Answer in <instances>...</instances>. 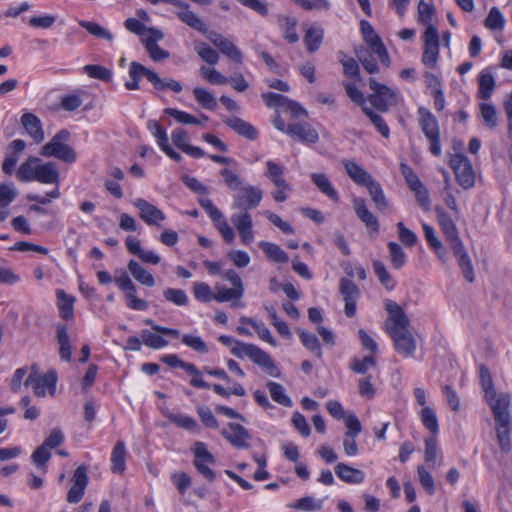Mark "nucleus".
I'll list each match as a JSON object with an SVG mask.
<instances>
[{
    "instance_id": "f257e3e1",
    "label": "nucleus",
    "mask_w": 512,
    "mask_h": 512,
    "mask_svg": "<svg viewBox=\"0 0 512 512\" xmlns=\"http://www.w3.org/2000/svg\"><path fill=\"white\" fill-rule=\"evenodd\" d=\"M70 132L66 129L58 131L49 142L40 149L43 157H54L66 163H74L77 158L75 150L67 144Z\"/></svg>"
},
{
    "instance_id": "f03ea898",
    "label": "nucleus",
    "mask_w": 512,
    "mask_h": 512,
    "mask_svg": "<svg viewBox=\"0 0 512 512\" xmlns=\"http://www.w3.org/2000/svg\"><path fill=\"white\" fill-rule=\"evenodd\" d=\"M419 125L430 142L429 150L435 156L441 155L440 128L436 117L426 108L418 109Z\"/></svg>"
},
{
    "instance_id": "7ed1b4c3",
    "label": "nucleus",
    "mask_w": 512,
    "mask_h": 512,
    "mask_svg": "<svg viewBox=\"0 0 512 512\" xmlns=\"http://www.w3.org/2000/svg\"><path fill=\"white\" fill-rule=\"evenodd\" d=\"M410 320L403 324H386L387 332L392 338L396 350L404 356H412L416 350V341L409 331Z\"/></svg>"
},
{
    "instance_id": "20e7f679",
    "label": "nucleus",
    "mask_w": 512,
    "mask_h": 512,
    "mask_svg": "<svg viewBox=\"0 0 512 512\" xmlns=\"http://www.w3.org/2000/svg\"><path fill=\"white\" fill-rule=\"evenodd\" d=\"M369 87L373 93L368 96V101L376 110L387 112L389 107L397 104L396 92L390 87L377 82L374 78L369 79Z\"/></svg>"
},
{
    "instance_id": "39448f33",
    "label": "nucleus",
    "mask_w": 512,
    "mask_h": 512,
    "mask_svg": "<svg viewBox=\"0 0 512 512\" xmlns=\"http://www.w3.org/2000/svg\"><path fill=\"white\" fill-rule=\"evenodd\" d=\"M449 165L453 169L456 179L464 189L472 188L475 184V175L471 161L464 154H454L450 157Z\"/></svg>"
},
{
    "instance_id": "423d86ee",
    "label": "nucleus",
    "mask_w": 512,
    "mask_h": 512,
    "mask_svg": "<svg viewBox=\"0 0 512 512\" xmlns=\"http://www.w3.org/2000/svg\"><path fill=\"white\" fill-rule=\"evenodd\" d=\"M439 59V34L433 25H428L423 33L422 63L434 68Z\"/></svg>"
},
{
    "instance_id": "0eeeda50",
    "label": "nucleus",
    "mask_w": 512,
    "mask_h": 512,
    "mask_svg": "<svg viewBox=\"0 0 512 512\" xmlns=\"http://www.w3.org/2000/svg\"><path fill=\"white\" fill-rule=\"evenodd\" d=\"M36 175L34 181H38L43 184H53L55 187L53 190L47 192V196L50 198H59L61 196L59 190L60 173L57 169V165L54 162H45L41 160L37 165Z\"/></svg>"
},
{
    "instance_id": "6e6552de",
    "label": "nucleus",
    "mask_w": 512,
    "mask_h": 512,
    "mask_svg": "<svg viewBox=\"0 0 512 512\" xmlns=\"http://www.w3.org/2000/svg\"><path fill=\"white\" fill-rule=\"evenodd\" d=\"M233 197V208L248 212L250 209L256 208L262 198L263 192L260 188L253 185H246L238 189Z\"/></svg>"
},
{
    "instance_id": "1a4fd4ad",
    "label": "nucleus",
    "mask_w": 512,
    "mask_h": 512,
    "mask_svg": "<svg viewBox=\"0 0 512 512\" xmlns=\"http://www.w3.org/2000/svg\"><path fill=\"white\" fill-rule=\"evenodd\" d=\"M360 29L365 42L369 45L372 52L378 56L380 62L383 65L388 67L390 65V57L388 51L381 38L375 33L372 25L366 20H361Z\"/></svg>"
},
{
    "instance_id": "9d476101",
    "label": "nucleus",
    "mask_w": 512,
    "mask_h": 512,
    "mask_svg": "<svg viewBox=\"0 0 512 512\" xmlns=\"http://www.w3.org/2000/svg\"><path fill=\"white\" fill-rule=\"evenodd\" d=\"M193 453L195 457L193 464L197 471L208 481L213 482L216 474L209 468V465L215 463V457L208 451L206 444L203 442H196L194 444Z\"/></svg>"
},
{
    "instance_id": "9b49d317",
    "label": "nucleus",
    "mask_w": 512,
    "mask_h": 512,
    "mask_svg": "<svg viewBox=\"0 0 512 512\" xmlns=\"http://www.w3.org/2000/svg\"><path fill=\"white\" fill-rule=\"evenodd\" d=\"M57 380V372L52 369L44 375L29 374L24 384L25 386H31L36 396L43 397L46 394V389L55 390Z\"/></svg>"
},
{
    "instance_id": "f8f14e48",
    "label": "nucleus",
    "mask_w": 512,
    "mask_h": 512,
    "mask_svg": "<svg viewBox=\"0 0 512 512\" xmlns=\"http://www.w3.org/2000/svg\"><path fill=\"white\" fill-rule=\"evenodd\" d=\"M207 39L218 48V50L237 64L242 63V53L232 41L216 31H209Z\"/></svg>"
},
{
    "instance_id": "ddd939ff",
    "label": "nucleus",
    "mask_w": 512,
    "mask_h": 512,
    "mask_svg": "<svg viewBox=\"0 0 512 512\" xmlns=\"http://www.w3.org/2000/svg\"><path fill=\"white\" fill-rule=\"evenodd\" d=\"M72 482L73 485L67 494V502L78 503L83 498L89 482L86 466L81 465L76 468L72 477Z\"/></svg>"
},
{
    "instance_id": "4468645a",
    "label": "nucleus",
    "mask_w": 512,
    "mask_h": 512,
    "mask_svg": "<svg viewBox=\"0 0 512 512\" xmlns=\"http://www.w3.org/2000/svg\"><path fill=\"white\" fill-rule=\"evenodd\" d=\"M134 206L139 211V217L151 226H161L162 221L165 220V214L156 206L146 201L145 199L138 198L133 202Z\"/></svg>"
},
{
    "instance_id": "2eb2a0df",
    "label": "nucleus",
    "mask_w": 512,
    "mask_h": 512,
    "mask_svg": "<svg viewBox=\"0 0 512 512\" xmlns=\"http://www.w3.org/2000/svg\"><path fill=\"white\" fill-rule=\"evenodd\" d=\"M339 291L345 302V314L353 317L356 313V302L360 296L358 287L349 279L342 278L339 283Z\"/></svg>"
},
{
    "instance_id": "dca6fc26",
    "label": "nucleus",
    "mask_w": 512,
    "mask_h": 512,
    "mask_svg": "<svg viewBox=\"0 0 512 512\" xmlns=\"http://www.w3.org/2000/svg\"><path fill=\"white\" fill-rule=\"evenodd\" d=\"M485 399L492 410L495 423L506 422L510 420V414L508 410L510 398L508 394H497V392H495L493 396L491 395V397H485Z\"/></svg>"
},
{
    "instance_id": "f3484780",
    "label": "nucleus",
    "mask_w": 512,
    "mask_h": 512,
    "mask_svg": "<svg viewBox=\"0 0 512 512\" xmlns=\"http://www.w3.org/2000/svg\"><path fill=\"white\" fill-rule=\"evenodd\" d=\"M221 435L236 448H248V441L251 435L248 430L240 424L229 423L228 429H223Z\"/></svg>"
},
{
    "instance_id": "a211bd4d",
    "label": "nucleus",
    "mask_w": 512,
    "mask_h": 512,
    "mask_svg": "<svg viewBox=\"0 0 512 512\" xmlns=\"http://www.w3.org/2000/svg\"><path fill=\"white\" fill-rule=\"evenodd\" d=\"M286 133L304 143L315 144L319 140L318 132L307 122L287 125Z\"/></svg>"
},
{
    "instance_id": "6ab92c4d",
    "label": "nucleus",
    "mask_w": 512,
    "mask_h": 512,
    "mask_svg": "<svg viewBox=\"0 0 512 512\" xmlns=\"http://www.w3.org/2000/svg\"><path fill=\"white\" fill-rule=\"evenodd\" d=\"M342 165L349 178L357 185L366 187L374 178L362 166L352 160H342Z\"/></svg>"
},
{
    "instance_id": "aec40b11",
    "label": "nucleus",
    "mask_w": 512,
    "mask_h": 512,
    "mask_svg": "<svg viewBox=\"0 0 512 512\" xmlns=\"http://www.w3.org/2000/svg\"><path fill=\"white\" fill-rule=\"evenodd\" d=\"M353 208L358 218L365 224V226L372 232L379 231V223L377 218L369 211L365 199L355 197L353 199Z\"/></svg>"
},
{
    "instance_id": "412c9836",
    "label": "nucleus",
    "mask_w": 512,
    "mask_h": 512,
    "mask_svg": "<svg viewBox=\"0 0 512 512\" xmlns=\"http://www.w3.org/2000/svg\"><path fill=\"white\" fill-rule=\"evenodd\" d=\"M21 124L35 143L43 142L45 134L42 122L35 114L29 112L24 113L21 116Z\"/></svg>"
},
{
    "instance_id": "4be33fe9",
    "label": "nucleus",
    "mask_w": 512,
    "mask_h": 512,
    "mask_svg": "<svg viewBox=\"0 0 512 512\" xmlns=\"http://www.w3.org/2000/svg\"><path fill=\"white\" fill-rule=\"evenodd\" d=\"M223 122L226 126H228L231 130H233L238 135L248 139V140H256L258 138V131L257 129L251 125L250 123L246 122L245 120L239 118V117H229L223 119Z\"/></svg>"
},
{
    "instance_id": "5701e85b",
    "label": "nucleus",
    "mask_w": 512,
    "mask_h": 512,
    "mask_svg": "<svg viewBox=\"0 0 512 512\" xmlns=\"http://www.w3.org/2000/svg\"><path fill=\"white\" fill-rule=\"evenodd\" d=\"M172 142L176 147L193 158H201L205 155L204 151L196 146L187 143L188 136L185 130L178 128L172 132Z\"/></svg>"
},
{
    "instance_id": "b1692460",
    "label": "nucleus",
    "mask_w": 512,
    "mask_h": 512,
    "mask_svg": "<svg viewBox=\"0 0 512 512\" xmlns=\"http://www.w3.org/2000/svg\"><path fill=\"white\" fill-rule=\"evenodd\" d=\"M496 88V81L489 69H484L478 76V98L482 100H489L493 91Z\"/></svg>"
},
{
    "instance_id": "393cba45",
    "label": "nucleus",
    "mask_w": 512,
    "mask_h": 512,
    "mask_svg": "<svg viewBox=\"0 0 512 512\" xmlns=\"http://www.w3.org/2000/svg\"><path fill=\"white\" fill-rule=\"evenodd\" d=\"M249 359L253 361L255 364L264 368L270 376H279V371L274 365V362L271 359V357L258 346H253Z\"/></svg>"
},
{
    "instance_id": "a878e982",
    "label": "nucleus",
    "mask_w": 512,
    "mask_h": 512,
    "mask_svg": "<svg viewBox=\"0 0 512 512\" xmlns=\"http://www.w3.org/2000/svg\"><path fill=\"white\" fill-rule=\"evenodd\" d=\"M335 473L342 481L350 484H360L365 479V474L362 470L353 468L345 463H338L335 466Z\"/></svg>"
},
{
    "instance_id": "bb28decb",
    "label": "nucleus",
    "mask_w": 512,
    "mask_h": 512,
    "mask_svg": "<svg viewBox=\"0 0 512 512\" xmlns=\"http://www.w3.org/2000/svg\"><path fill=\"white\" fill-rule=\"evenodd\" d=\"M56 339L59 345V355L62 361H70L72 356V346L67 328L63 324L56 326Z\"/></svg>"
},
{
    "instance_id": "cd10ccee",
    "label": "nucleus",
    "mask_w": 512,
    "mask_h": 512,
    "mask_svg": "<svg viewBox=\"0 0 512 512\" xmlns=\"http://www.w3.org/2000/svg\"><path fill=\"white\" fill-rule=\"evenodd\" d=\"M17 190L12 184H0V222L9 216L8 206L17 197Z\"/></svg>"
},
{
    "instance_id": "c85d7f7f",
    "label": "nucleus",
    "mask_w": 512,
    "mask_h": 512,
    "mask_svg": "<svg viewBox=\"0 0 512 512\" xmlns=\"http://www.w3.org/2000/svg\"><path fill=\"white\" fill-rule=\"evenodd\" d=\"M126 448L122 440L116 442L111 454V470L116 474H123L126 469Z\"/></svg>"
},
{
    "instance_id": "c756f323",
    "label": "nucleus",
    "mask_w": 512,
    "mask_h": 512,
    "mask_svg": "<svg viewBox=\"0 0 512 512\" xmlns=\"http://www.w3.org/2000/svg\"><path fill=\"white\" fill-rule=\"evenodd\" d=\"M311 180L324 195L335 202L339 200V195L327 175L324 173H312Z\"/></svg>"
},
{
    "instance_id": "7c9ffc66",
    "label": "nucleus",
    "mask_w": 512,
    "mask_h": 512,
    "mask_svg": "<svg viewBox=\"0 0 512 512\" xmlns=\"http://www.w3.org/2000/svg\"><path fill=\"white\" fill-rule=\"evenodd\" d=\"M176 16L187 26L202 34H207L209 32L203 20L193 13L190 8L186 10H179L176 12Z\"/></svg>"
},
{
    "instance_id": "2f4dec72",
    "label": "nucleus",
    "mask_w": 512,
    "mask_h": 512,
    "mask_svg": "<svg viewBox=\"0 0 512 512\" xmlns=\"http://www.w3.org/2000/svg\"><path fill=\"white\" fill-rule=\"evenodd\" d=\"M40 159L34 156H30L26 161L21 163L16 171L17 178L22 182L34 181L36 175L37 165Z\"/></svg>"
},
{
    "instance_id": "473e14b6",
    "label": "nucleus",
    "mask_w": 512,
    "mask_h": 512,
    "mask_svg": "<svg viewBox=\"0 0 512 512\" xmlns=\"http://www.w3.org/2000/svg\"><path fill=\"white\" fill-rule=\"evenodd\" d=\"M324 30L320 26H310L307 28L304 43L308 52L313 53L317 51L323 41Z\"/></svg>"
},
{
    "instance_id": "72a5a7b5",
    "label": "nucleus",
    "mask_w": 512,
    "mask_h": 512,
    "mask_svg": "<svg viewBox=\"0 0 512 512\" xmlns=\"http://www.w3.org/2000/svg\"><path fill=\"white\" fill-rule=\"evenodd\" d=\"M437 218L448 240H457V228L449 214L442 208H436Z\"/></svg>"
},
{
    "instance_id": "f704fd0d",
    "label": "nucleus",
    "mask_w": 512,
    "mask_h": 512,
    "mask_svg": "<svg viewBox=\"0 0 512 512\" xmlns=\"http://www.w3.org/2000/svg\"><path fill=\"white\" fill-rule=\"evenodd\" d=\"M496 436L499 447L502 452L509 453L512 449L510 439V420L506 422H496Z\"/></svg>"
},
{
    "instance_id": "c9c22d12",
    "label": "nucleus",
    "mask_w": 512,
    "mask_h": 512,
    "mask_svg": "<svg viewBox=\"0 0 512 512\" xmlns=\"http://www.w3.org/2000/svg\"><path fill=\"white\" fill-rule=\"evenodd\" d=\"M496 436L499 447L502 452L509 453L512 449L510 439V420L506 422H496Z\"/></svg>"
},
{
    "instance_id": "e433bc0d",
    "label": "nucleus",
    "mask_w": 512,
    "mask_h": 512,
    "mask_svg": "<svg viewBox=\"0 0 512 512\" xmlns=\"http://www.w3.org/2000/svg\"><path fill=\"white\" fill-rule=\"evenodd\" d=\"M372 201L374 202L377 210L384 211L388 208V202L384 195L383 189L381 187V184L373 179L367 186H366Z\"/></svg>"
},
{
    "instance_id": "4c0bfd02",
    "label": "nucleus",
    "mask_w": 512,
    "mask_h": 512,
    "mask_svg": "<svg viewBox=\"0 0 512 512\" xmlns=\"http://www.w3.org/2000/svg\"><path fill=\"white\" fill-rule=\"evenodd\" d=\"M128 269L131 275L139 283L147 287H152L155 284V280L152 274L149 273L146 269H144L138 262L130 260L128 264Z\"/></svg>"
},
{
    "instance_id": "58836bf2",
    "label": "nucleus",
    "mask_w": 512,
    "mask_h": 512,
    "mask_svg": "<svg viewBox=\"0 0 512 512\" xmlns=\"http://www.w3.org/2000/svg\"><path fill=\"white\" fill-rule=\"evenodd\" d=\"M385 308L389 314V318L386 324L398 325L409 321V318L402 309V307L393 300L386 301Z\"/></svg>"
},
{
    "instance_id": "ea45409f",
    "label": "nucleus",
    "mask_w": 512,
    "mask_h": 512,
    "mask_svg": "<svg viewBox=\"0 0 512 512\" xmlns=\"http://www.w3.org/2000/svg\"><path fill=\"white\" fill-rule=\"evenodd\" d=\"M56 296L60 316L66 320L73 318V304L75 302V298L72 295L65 293L63 290H57Z\"/></svg>"
},
{
    "instance_id": "a19ab883",
    "label": "nucleus",
    "mask_w": 512,
    "mask_h": 512,
    "mask_svg": "<svg viewBox=\"0 0 512 512\" xmlns=\"http://www.w3.org/2000/svg\"><path fill=\"white\" fill-rule=\"evenodd\" d=\"M266 176L276 187L288 188V182L284 179L283 168L272 160L266 162Z\"/></svg>"
},
{
    "instance_id": "79ce46f5",
    "label": "nucleus",
    "mask_w": 512,
    "mask_h": 512,
    "mask_svg": "<svg viewBox=\"0 0 512 512\" xmlns=\"http://www.w3.org/2000/svg\"><path fill=\"white\" fill-rule=\"evenodd\" d=\"M279 25L283 31V37L289 43H296L299 41V36L296 33L297 20L293 17L283 16L279 17Z\"/></svg>"
},
{
    "instance_id": "37998d69",
    "label": "nucleus",
    "mask_w": 512,
    "mask_h": 512,
    "mask_svg": "<svg viewBox=\"0 0 512 512\" xmlns=\"http://www.w3.org/2000/svg\"><path fill=\"white\" fill-rule=\"evenodd\" d=\"M338 58L343 66V73L349 78L360 81V70L356 60L352 57H348L342 51L338 52Z\"/></svg>"
},
{
    "instance_id": "c03bdc74",
    "label": "nucleus",
    "mask_w": 512,
    "mask_h": 512,
    "mask_svg": "<svg viewBox=\"0 0 512 512\" xmlns=\"http://www.w3.org/2000/svg\"><path fill=\"white\" fill-rule=\"evenodd\" d=\"M475 262L471 260V258H459V267L463 273L464 278L472 283L475 280L474 268H479L480 265L485 267L486 262L485 259L480 260L479 258H474Z\"/></svg>"
},
{
    "instance_id": "a18cd8bd",
    "label": "nucleus",
    "mask_w": 512,
    "mask_h": 512,
    "mask_svg": "<svg viewBox=\"0 0 512 512\" xmlns=\"http://www.w3.org/2000/svg\"><path fill=\"white\" fill-rule=\"evenodd\" d=\"M266 387L269 390L271 398L277 402L280 405H283L285 407H291L292 401L291 399L286 395L284 387L273 381H269L266 384Z\"/></svg>"
},
{
    "instance_id": "49530a36",
    "label": "nucleus",
    "mask_w": 512,
    "mask_h": 512,
    "mask_svg": "<svg viewBox=\"0 0 512 512\" xmlns=\"http://www.w3.org/2000/svg\"><path fill=\"white\" fill-rule=\"evenodd\" d=\"M129 76L131 79L140 80L142 77H146L151 82H157L156 72L146 68L142 64L133 61L130 63Z\"/></svg>"
},
{
    "instance_id": "de8ad7c7",
    "label": "nucleus",
    "mask_w": 512,
    "mask_h": 512,
    "mask_svg": "<svg viewBox=\"0 0 512 512\" xmlns=\"http://www.w3.org/2000/svg\"><path fill=\"white\" fill-rule=\"evenodd\" d=\"M193 95L197 103L203 108L214 110L217 107L215 97L208 90L201 87H195L193 89Z\"/></svg>"
},
{
    "instance_id": "09e8293b",
    "label": "nucleus",
    "mask_w": 512,
    "mask_h": 512,
    "mask_svg": "<svg viewBox=\"0 0 512 512\" xmlns=\"http://www.w3.org/2000/svg\"><path fill=\"white\" fill-rule=\"evenodd\" d=\"M421 421L425 428L431 432V436H437L439 432L438 419L431 407H423L421 412Z\"/></svg>"
},
{
    "instance_id": "8fccbe9b",
    "label": "nucleus",
    "mask_w": 512,
    "mask_h": 512,
    "mask_svg": "<svg viewBox=\"0 0 512 512\" xmlns=\"http://www.w3.org/2000/svg\"><path fill=\"white\" fill-rule=\"evenodd\" d=\"M195 51L203 61L207 62L210 65H215L219 61V54L217 53V51L211 48L205 42H196Z\"/></svg>"
},
{
    "instance_id": "3c124183",
    "label": "nucleus",
    "mask_w": 512,
    "mask_h": 512,
    "mask_svg": "<svg viewBox=\"0 0 512 512\" xmlns=\"http://www.w3.org/2000/svg\"><path fill=\"white\" fill-rule=\"evenodd\" d=\"M363 113L370 119L375 128L384 138H388L390 135V129L386 124L385 120L372 109L367 106L362 107Z\"/></svg>"
},
{
    "instance_id": "603ef678",
    "label": "nucleus",
    "mask_w": 512,
    "mask_h": 512,
    "mask_svg": "<svg viewBox=\"0 0 512 512\" xmlns=\"http://www.w3.org/2000/svg\"><path fill=\"white\" fill-rule=\"evenodd\" d=\"M424 459L429 468H435L437 463V438L430 436L425 439Z\"/></svg>"
},
{
    "instance_id": "864d4df0",
    "label": "nucleus",
    "mask_w": 512,
    "mask_h": 512,
    "mask_svg": "<svg viewBox=\"0 0 512 512\" xmlns=\"http://www.w3.org/2000/svg\"><path fill=\"white\" fill-rule=\"evenodd\" d=\"M78 23L82 28L87 30L90 34H92L95 37L105 39L108 41L113 40L112 33H110L107 29H105L104 27H102L101 25H99L96 22L81 20Z\"/></svg>"
},
{
    "instance_id": "5fc2aeb1",
    "label": "nucleus",
    "mask_w": 512,
    "mask_h": 512,
    "mask_svg": "<svg viewBox=\"0 0 512 512\" xmlns=\"http://www.w3.org/2000/svg\"><path fill=\"white\" fill-rule=\"evenodd\" d=\"M200 206L209 215L215 225H218L222 220H225L224 214L213 204L212 200L208 197H201L199 199Z\"/></svg>"
},
{
    "instance_id": "6e6d98bb",
    "label": "nucleus",
    "mask_w": 512,
    "mask_h": 512,
    "mask_svg": "<svg viewBox=\"0 0 512 512\" xmlns=\"http://www.w3.org/2000/svg\"><path fill=\"white\" fill-rule=\"evenodd\" d=\"M298 334L302 344L311 352H314L316 357L322 358V351L319 345L318 338L316 335L306 332L304 330H298Z\"/></svg>"
},
{
    "instance_id": "4d7b16f0",
    "label": "nucleus",
    "mask_w": 512,
    "mask_h": 512,
    "mask_svg": "<svg viewBox=\"0 0 512 512\" xmlns=\"http://www.w3.org/2000/svg\"><path fill=\"white\" fill-rule=\"evenodd\" d=\"M374 272L379 281L387 290H392L395 287V282L387 271L386 266L380 260L373 262Z\"/></svg>"
},
{
    "instance_id": "13d9d810",
    "label": "nucleus",
    "mask_w": 512,
    "mask_h": 512,
    "mask_svg": "<svg viewBox=\"0 0 512 512\" xmlns=\"http://www.w3.org/2000/svg\"><path fill=\"white\" fill-rule=\"evenodd\" d=\"M355 53L357 59L368 73L374 74L379 71L375 58L366 49L361 48L356 50Z\"/></svg>"
},
{
    "instance_id": "bf43d9fd",
    "label": "nucleus",
    "mask_w": 512,
    "mask_h": 512,
    "mask_svg": "<svg viewBox=\"0 0 512 512\" xmlns=\"http://www.w3.org/2000/svg\"><path fill=\"white\" fill-rule=\"evenodd\" d=\"M485 27L490 30H502L504 28L505 19L497 7H492L485 19Z\"/></svg>"
},
{
    "instance_id": "052dcab7",
    "label": "nucleus",
    "mask_w": 512,
    "mask_h": 512,
    "mask_svg": "<svg viewBox=\"0 0 512 512\" xmlns=\"http://www.w3.org/2000/svg\"><path fill=\"white\" fill-rule=\"evenodd\" d=\"M481 116L489 129H494L498 124L497 111L490 103L480 104Z\"/></svg>"
},
{
    "instance_id": "680f3d73",
    "label": "nucleus",
    "mask_w": 512,
    "mask_h": 512,
    "mask_svg": "<svg viewBox=\"0 0 512 512\" xmlns=\"http://www.w3.org/2000/svg\"><path fill=\"white\" fill-rule=\"evenodd\" d=\"M292 508L302 511H319L322 508V501L316 500L311 496H306L296 500L292 505Z\"/></svg>"
},
{
    "instance_id": "e2e57ef3",
    "label": "nucleus",
    "mask_w": 512,
    "mask_h": 512,
    "mask_svg": "<svg viewBox=\"0 0 512 512\" xmlns=\"http://www.w3.org/2000/svg\"><path fill=\"white\" fill-rule=\"evenodd\" d=\"M84 71L89 77L105 82L110 81L112 78V72L106 67L100 65H86L84 66Z\"/></svg>"
},
{
    "instance_id": "0e129e2a",
    "label": "nucleus",
    "mask_w": 512,
    "mask_h": 512,
    "mask_svg": "<svg viewBox=\"0 0 512 512\" xmlns=\"http://www.w3.org/2000/svg\"><path fill=\"white\" fill-rule=\"evenodd\" d=\"M376 366V360L372 355L365 356L363 359L353 358L350 362V369L357 374H365L370 367Z\"/></svg>"
},
{
    "instance_id": "69168bd1",
    "label": "nucleus",
    "mask_w": 512,
    "mask_h": 512,
    "mask_svg": "<svg viewBox=\"0 0 512 512\" xmlns=\"http://www.w3.org/2000/svg\"><path fill=\"white\" fill-rule=\"evenodd\" d=\"M164 298L177 306H185L188 304V296L182 289L167 288L163 291Z\"/></svg>"
},
{
    "instance_id": "338daca9",
    "label": "nucleus",
    "mask_w": 512,
    "mask_h": 512,
    "mask_svg": "<svg viewBox=\"0 0 512 512\" xmlns=\"http://www.w3.org/2000/svg\"><path fill=\"white\" fill-rule=\"evenodd\" d=\"M182 343L201 354H206L209 351L207 344L201 339V337L196 335H183Z\"/></svg>"
},
{
    "instance_id": "774afa93",
    "label": "nucleus",
    "mask_w": 512,
    "mask_h": 512,
    "mask_svg": "<svg viewBox=\"0 0 512 512\" xmlns=\"http://www.w3.org/2000/svg\"><path fill=\"white\" fill-rule=\"evenodd\" d=\"M141 337L143 343L153 349H159L168 345V341L162 336L152 333L149 330H143Z\"/></svg>"
}]
</instances>
